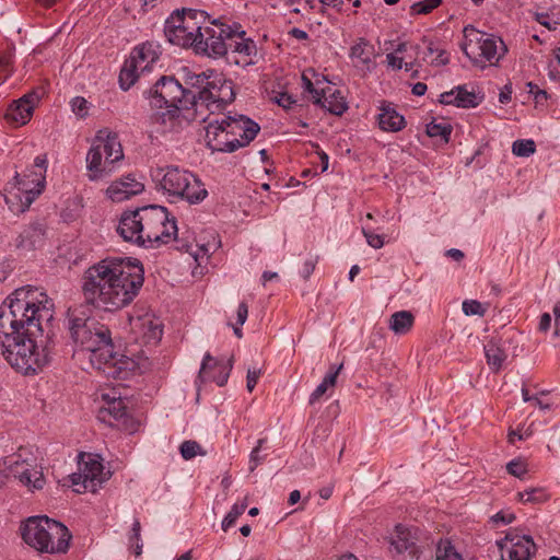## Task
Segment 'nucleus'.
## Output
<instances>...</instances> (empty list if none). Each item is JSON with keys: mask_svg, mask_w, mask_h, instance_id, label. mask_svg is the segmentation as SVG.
I'll use <instances>...</instances> for the list:
<instances>
[{"mask_svg": "<svg viewBox=\"0 0 560 560\" xmlns=\"http://www.w3.org/2000/svg\"><path fill=\"white\" fill-rule=\"evenodd\" d=\"M235 25H228L219 21L205 22L195 46L196 52L206 54L209 57H222L228 54L230 37Z\"/></svg>", "mask_w": 560, "mask_h": 560, "instance_id": "nucleus-15", "label": "nucleus"}, {"mask_svg": "<svg viewBox=\"0 0 560 560\" xmlns=\"http://www.w3.org/2000/svg\"><path fill=\"white\" fill-rule=\"evenodd\" d=\"M342 366L343 365L341 363L336 369L331 368L330 371L325 375V377L323 378L322 382H324L329 388H334L336 385V382H337L338 374L341 371Z\"/></svg>", "mask_w": 560, "mask_h": 560, "instance_id": "nucleus-53", "label": "nucleus"}, {"mask_svg": "<svg viewBox=\"0 0 560 560\" xmlns=\"http://www.w3.org/2000/svg\"><path fill=\"white\" fill-rule=\"evenodd\" d=\"M12 71V57L10 54L0 55V83L4 82Z\"/></svg>", "mask_w": 560, "mask_h": 560, "instance_id": "nucleus-50", "label": "nucleus"}, {"mask_svg": "<svg viewBox=\"0 0 560 560\" xmlns=\"http://www.w3.org/2000/svg\"><path fill=\"white\" fill-rule=\"evenodd\" d=\"M259 376H260L259 369H248L247 376H246V387H247L248 392L254 390Z\"/></svg>", "mask_w": 560, "mask_h": 560, "instance_id": "nucleus-52", "label": "nucleus"}, {"mask_svg": "<svg viewBox=\"0 0 560 560\" xmlns=\"http://www.w3.org/2000/svg\"><path fill=\"white\" fill-rule=\"evenodd\" d=\"M37 96L27 94L14 102L5 113V119L15 126H23L30 121Z\"/></svg>", "mask_w": 560, "mask_h": 560, "instance_id": "nucleus-27", "label": "nucleus"}, {"mask_svg": "<svg viewBox=\"0 0 560 560\" xmlns=\"http://www.w3.org/2000/svg\"><path fill=\"white\" fill-rule=\"evenodd\" d=\"M442 4V0H421L410 5V15H427Z\"/></svg>", "mask_w": 560, "mask_h": 560, "instance_id": "nucleus-43", "label": "nucleus"}, {"mask_svg": "<svg viewBox=\"0 0 560 560\" xmlns=\"http://www.w3.org/2000/svg\"><path fill=\"white\" fill-rule=\"evenodd\" d=\"M207 13L200 10H175L165 21L164 34L172 45L195 49Z\"/></svg>", "mask_w": 560, "mask_h": 560, "instance_id": "nucleus-10", "label": "nucleus"}, {"mask_svg": "<svg viewBox=\"0 0 560 560\" xmlns=\"http://www.w3.org/2000/svg\"><path fill=\"white\" fill-rule=\"evenodd\" d=\"M72 112L80 118H84L89 114V102L81 96H75L70 102Z\"/></svg>", "mask_w": 560, "mask_h": 560, "instance_id": "nucleus-48", "label": "nucleus"}, {"mask_svg": "<svg viewBox=\"0 0 560 560\" xmlns=\"http://www.w3.org/2000/svg\"><path fill=\"white\" fill-rule=\"evenodd\" d=\"M550 326H551V316L548 313H544L540 316L538 329L541 332H547L550 329Z\"/></svg>", "mask_w": 560, "mask_h": 560, "instance_id": "nucleus-59", "label": "nucleus"}, {"mask_svg": "<svg viewBox=\"0 0 560 560\" xmlns=\"http://www.w3.org/2000/svg\"><path fill=\"white\" fill-rule=\"evenodd\" d=\"M317 260L315 258H308L304 261L301 269V275L304 279H308L315 270Z\"/></svg>", "mask_w": 560, "mask_h": 560, "instance_id": "nucleus-56", "label": "nucleus"}, {"mask_svg": "<svg viewBox=\"0 0 560 560\" xmlns=\"http://www.w3.org/2000/svg\"><path fill=\"white\" fill-rule=\"evenodd\" d=\"M247 508V500L244 499L241 503H235L230 512L225 515L222 521V529L226 532L230 527H232L236 520L244 513Z\"/></svg>", "mask_w": 560, "mask_h": 560, "instance_id": "nucleus-42", "label": "nucleus"}, {"mask_svg": "<svg viewBox=\"0 0 560 560\" xmlns=\"http://www.w3.org/2000/svg\"><path fill=\"white\" fill-rule=\"evenodd\" d=\"M159 186L170 198L185 200L190 205L203 201L208 191L201 180L191 172L178 166L160 170Z\"/></svg>", "mask_w": 560, "mask_h": 560, "instance_id": "nucleus-9", "label": "nucleus"}, {"mask_svg": "<svg viewBox=\"0 0 560 560\" xmlns=\"http://www.w3.org/2000/svg\"><path fill=\"white\" fill-rule=\"evenodd\" d=\"M248 316V306L245 302L240 303L237 307V325L243 326Z\"/></svg>", "mask_w": 560, "mask_h": 560, "instance_id": "nucleus-58", "label": "nucleus"}, {"mask_svg": "<svg viewBox=\"0 0 560 560\" xmlns=\"http://www.w3.org/2000/svg\"><path fill=\"white\" fill-rule=\"evenodd\" d=\"M19 530L23 541L42 553H66L72 539L66 525L46 515L27 517Z\"/></svg>", "mask_w": 560, "mask_h": 560, "instance_id": "nucleus-5", "label": "nucleus"}, {"mask_svg": "<svg viewBox=\"0 0 560 560\" xmlns=\"http://www.w3.org/2000/svg\"><path fill=\"white\" fill-rule=\"evenodd\" d=\"M143 267L137 260L120 257L104 258L86 268L81 291L86 304L115 312L129 305L143 285Z\"/></svg>", "mask_w": 560, "mask_h": 560, "instance_id": "nucleus-2", "label": "nucleus"}, {"mask_svg": "<svg viewBox=\"0 0 560 560\" xmlns=\"http://www.w3.org/2000/svg\"><path fill=\"white\" fill-rule=\"evenodd\" d=\"M362 233L371 247L380 249L384 246V237L382 235L374 233L373 231L365 226L362 228Z\"/></svg>", "mask_w": 560, "mask_h": 560, "instance_id": "nucleus-49", "label": "nucleus"}, {"mask_svg": "<svg viewBox=\"0 0 560 560\" xmlns=\"http://www.w3.org/2000/svg\"><path fill=\"white\" fill-rule=\"evenodd\" d=\"M205 141L213 152L232 153L241 149L236 137L230 133V128L223 118L214 119L206 126Z\"/></svg>", "mask_w": 560, "mask_h": 560, "instance_id": "nucleus-20", "label": "nucleus"}, {"mask_svg": "<svg viewBox=\"0 0 560 560\" xmlns=\"http://www.w3.org/2000/svg\"><path fill=\"white\" fill-rule=\"evenodd\" d=\"M416 544V535L411 528L404 525H397L390 537V546L397 552L401 553Z\"/></svg>", "mask_w": 560, "mask_h": 560, "instance_id": "nucleus-32", "label": "nucleus"}, {"mask_svg": "<svg viewBox=\"0 0 560 560\" xmlns=\"http://www.w3.org/2000/svg\"><path fill=\"white\" fill-rule=\"evenodd\" d=\"M429 56L432 57L429 62L434 67L445 66L450 61L446 50L434 46L433 43L429 44L424 59Z\"/></svg>", "mask_w": 560, "mask_h": 560, "instance_id": "nucleus-44", "label": "nucleus"}, {"mask_svg": "<svg viewBox=\"0 0 560 560\" xmlns=\"http://www.w3.org/2000/svg\"><path fill=\"white\" fill-rule=\"evenodd\" d=\"M180 455L184 459L189 460L196 456H205L207 452L201 447L197 441L187 440L179 446Z\"/></svg>", "mask_w": 560, "mask_h": 560, "instance_id": "nucleus-41", "label": "nucleus"}, {"mask_svg": "<svg viewBox=\"0 0 560 560\" xmlns=\"http://www.w3.org/2000/svg\"><path fill=\"white\" fill-rule=\"evenodd\" d=\"M492 520L495 523L501 522L503 524H511L515 520V514L509 511H500L492 517Z\"/></svg>", "mask_w": 560, "mask_h": 560, "instance_id": "nucleus-54", "label": "nucleus"}, {"mask_svg": "<svg viewBox=\"0 0 560 560\" xmlns=\"http://www.w3.org/2000/svg\"><path fill=\"white\" fill-rule=\"evenodd\" d=\"M113 398H115V399L121 398L120 395L115 389L103 390L100 394V399H101L102 405L112 404Z\"/></svg>", "mask_w": 560, "mask_h": 560, "instance_id": "nucleus-57", "label": "nucleus"}, {"mask_svg": "<svg viewBox=\"0 0 560 560\" xmlns=\"http://www.w3.org/2000/svg\"><path fill=\"white\" fill-rule=\"evenodd\" d=\"M143 188V185L133 176L127 175L112 182L105 194L112 201L121 202L142 192Z\"/></svg>", "mask_w": 560, "mask_h": 560, "instance_id": "nucleus-25", "label": "nucleus"}, {"mask_svg": "<svg viewBox=\"0 0 560 560\" xmlns=\"http://www.w3.org/2000/svg\"><path fill=\"white\" fill-rule=\"evenodd\" d=\"M417 48V46L400 43L393 52L386 55L387 66L393 70H400L404 68L406 71H412L416 67V58L407 52L409 49L416 50Z\"/></svg>", "mask_w": 560, "mask_h": 560, "instance_id": "nucleus-29", "label": "nucleus"}, {"mask_svg": "<svg viewBox=\"0 0 560 560\" xmlns=\"http://www.w3.org/2000/svg\"><path fill=\"white\" fill-rule=\"evenodd\" d=\"M122 159L124 150L117 133L98 130L85 156L89 180L98 182L110 176Z\"/></svg>", "mask_w": 560, "mask_h": 560, "instance_id": "nucleus-6", "label": "nucleus"}, {"mask_svg": "<svg viewBox=\"0 0 560 560\" xmlns=\"http://www.w3.org/2000/svg\"><path fill=\"white\" fill-rule=\"evenodd\" d=\"M485 355L489 368L493 372L500 371L506 360L505 351L493 340H490L485 345Z\"/></svg>", "mask_w": 560, "mask_h": 560, "instance_id": "nucleus-35", "label": "nucleus"}, {"mask_svg": "<svg viewBox=\"0 0 560 560\" xmlns=\"http://www.w3.org/2000/svg\"><path fill=\"white\" fill-rule=\"evenodd\" d=\"M329 389V387L324 383L322 382L315 389L314 392L311 394L310 396V404L313 405L315 404L316 401H318L324 395L325 393Z\"/></svg>", "mask_w": 560, "mask_h": 560, "instance_id": "nucleus-55", "label": "nucleus"}, {"mask_svg": "<svg viewBox=\"0 0 560 560\" xmlns=\"http://www.w3.org/2000/svg\"><path fill=\"white\" fill-rule=\"evenodd\" d=\"M378 54L375 46L365 37L355 38L348 50L351 67L362 78L371 74L377 67Z\"/></svg>", "mask_w": 560, "mask_h": 560, "instance_id": "nucleus-18", "label": "nucleus"}, {"mask_svg": "<svg viewBox=\"0 0 560 560\" xmlns=\"http://www.w3.org/2000/svg\"><path fill=\"white\" fill-rule=\"evenodd\" d=\"M141 208H138L132 211H125L120 215L117 233L124 238L126 242H130L138 246H143L142 238V225H141Z\"/></svg>", "mask_w": 560, "mask_h": 560, "instance_id": "nucleus-23", "label": "nucleus"}, {"mask_svg": "<svg viewBox=\"0 0 560 560\" xmlns=\"http://www.w3.org/2000/svg\"><path fill=\"white\" fill-rule=\"evenodd\" d=\"M525 436L520 432V430H510L508 433L509 443L513 444L516 440L522 441Z\"/></svg>", "mask_w": 560, "mask_h": 560, "instance_id": "nucleus-63", "label": "nucleus"}, {"mask_svg": "<svg viewBox=\"0 0 560 560\" xmlns=\"http://www.w3.org/2000/svg\"><path fill=\"white\" fill-rule=\"evenodd\" d=\"M67 328L74 347V354H86L91 366L106 376L121 378L137 364L140 372L152 369L148 357L138 355V361L115 351L110 329L95 318L83 313L68 312Z\"/></svg>", "mask_w": 560, "mask_h": 560, "instance_id": "nucleus-3", "label": "nucleus"}, {"mask_svg": "<svg viewBox=\"0 0 560 560\" xmlns=\"http://www.w3.org/2000/svg\"><path fill=\"white\" fill-rule=\"evenodd\" d=\"M460 48L470 62L480 69L498 66L508 47L499 36L467 25L463 30Z\"/></svg>", "mask_w": 560, "mask_h": 560, "instance_id": "nucleus-8", "label": "nucleus"}, {"mask_svg": "<svg viewBox=\"0 0 560 560\" xmlns=\"http://www.w3.org/2000/svg\"><path fill=\"white\" fill-rule=\"evenodd\" d=\"M142 244L144 247H159L176 241L177 225L167 209L162 206L141 208Z\"/></svg>", "mask_w": 560, "mask_h": 560, "instance_id": "nucleus-11", "label": "nucleus"}, {"mask_svg": "<svg viewBox=\"0 0 560 560\" xmlns=\"http://www.w3.org/2000/svg\"><path fill=\"white\" fill-rule=\"evenodd\" d=\"M446 256L456 261H460L464 258V253L460 249L452 248L446 252Z\"/></svg>", "mask_w": 560, "mask_h": 560, "instance_id": "nucleus-64", "label": "nucleus"}, {"mask_svg": "<svg viewBox=\"0 0 560 560\" xmlns=\"http://www.w3.org/2000/svg\"><path fill=\"white\" fill-rule=\"evenodd\" d=\"M326 82L324 77L319 78L312 69L305 70L302 73V86L304 91L312 94L313 101H315V96L319 95L320 88H323Z\"/></svg>", "mask_w": 560, "mask_h": 560, "instance_id": "nucleus-36", "label": "nucleus"}, {"mask_svg": "<svg viewBox=\"0 0 560 560\" xmlns=\"http://www.w3.org/2000/svg\"><path fill=\"white\" fill-rule=\"evenodd\" d=\"M54 314L52 299L33 285L14 290L1 304L0 350L18 372L34 374L50 361Z\"/></svg>", "mask_w": 560, "mask_h": 560, "instance_id": "nucleus-1", "label": "nucleus"}, {"mask_svg": "<svg viewBox=\"0 0 560 560\" xmlns=\"http://www.w3.org/2000/svg\"><path fill=\"white\" fill-rule=\"evenodd\" d=\"M71 482L75 492H96L97 489L109 478V471L97 455L86 454L81 456L79 470L71 475Z\"/></svg>", "mask_w": 560, "mask_h": 560, "instance_id": "nucleus-16", "label": "nucleus"}, {"mask_svg": "<svg viewBox=\"0 0 560 560\" xmlns=\"http://www.w3.org/2000/svg\"><path fill=\"white\" fill-rule=\"evenodd\" d=\"M527 86L529 88V93L530 94H534L535 96V100L537 102L541 101V100H546L547 98V93L546 91H542V90H539L537 85L533 84V83H528Z\"/></svg>", "mask_w": 560, "mask_h": 560, "instance_id": "nucleus-60", "label": "nucleus"}, {"mask_svg": "<svg viewBox=\"0 0 560 560\" xmlns=\"http://www.w3.org/2000/svg\"><path fill=\"white\" fill-rule=\"evenodd\" d=\"M378 112L376 120L381 130L398 132L406 127L405 117L396 110L392 103L382 102L378 106Z\"/></svg>", "mask_w": 560, "mask_h": 560, "instance_id": "nucleus-28", "label": "nucleus"}, {"mask_svg": "<svg viewBox=\"0 0 560 560\" xmlns=\"http://www.w3.org/2000/svg\"><path fill=\"white\" fill-rule=\"evenodd\" d=\"M126 416L127 407L122 398H113L112 404L102 405L98 411V419L109 425H116V423L121 421Z\"/></svg>", "mask_w": 560, "mask_h": 560, "instance_id": "nucleus-31", "label": "nucleus"}, {"mask_svg": "<svg viewBox=\"0 0 560 560\" xmlns=\"http://www.w3.org/2000/svg\"><path fill=\"white\" fill-rule=\"evenodd\" d=\"M230 133L236 137L241 148L247 147L258 135L260 126L245 115L224 116Z\"/></svg>", "mask_w": 560, "mask_h": 560, "instance_id": "nucleus-22", "label": "nucleus"}, {"mask_svg": "<svg viewBox=\"0 0 560 560\" xmlns=\"http://www.w3.org/2000/svg\"><path fill=\"white\" fill-rule=\"evenodd\" d=\"M436 560H467L447 539L440 540L436 547Z\"/></svg>", "mask_w": 560, "mask_h": 560, "instance_id": "nucleus-38", "label": "nucleus"}, {"mask_svg": "<svg viewBox=\"0 0 560 560\" xmlns=\"http://www.w3.org/2000/svg\"><path fill=\"white\" fill-rule=\"evenodd\" d=\"M314 103L335 115H341L348 108L342 93L329 82H326L325 85L320 88L319 95L315 96Z\"/></svg>", "mask_w": 560, "mask_h": 560, "instance_id": "nucleus-26", "label": "nucleus"}, {"mask_svg": "<svg viewBox=\"0 0 560 560\" xmlns=\"http://www.w3.org/2000/svg\"><path fill=\"white\" fill-rule=\"evenodd\" d=\"M440 101L442 104L463 108L476 107L479 104L478 97L474 92H469L460 86L441 94Z\"/></svg>", "mask_w": 560, "mask_h": 560, "instance_id": "nucleus-30", "label": "nucleus"}, {"mask_svg": "<svg viewBox=\"0 0 560 560\" xmlns=\"http://www.w3.org/2000/svg\"><path fill=\"white\" fill-rule=\"evenodd\" d=\"M502 560H530L536 545L529 535L511 530L499 544Z\"/></svg>", "mask_w": 560, "mask_h": 560, "instance_id": "nucleus-21", "label": "nucleus"}, {"mask_svg": "<svg viewBox=\"0 0 560 560\" xmlns=\"http://www.w3.org/2000/svg\"><path fill=\"white\" fill-rule=\"evenodd\" d=\"M231 370V362L218 361L207 353L202 360L199 377L205 382H214L217 385L223 386L228 382Z\"/></svg>", "mask_w": 560, "mask_h": 560, "instance_id": "nucleus-24", "label": "nucleus"}, {"mask_svg": "<svg viewBox=\"0 0 560 560\" xmlns=\"http://www.w3.org/2000/svg\"><path fill=\"white\" fill-rule=\"evenodd\" d=\"M45 230L40 225H31L20 235L19 246L25 249H34L43 245Z\"/></svg>", "mask_w": 560, "mask_h": 560, "instance_id": "nucleus-34", "label": "nucleus"}, {"mask_svg": "<svg viewBox=\"0 0 560 560\" xmlns=\"http://www.w3.org/2000/svg\"><path fill=\"white\" fill-rule=\"evenodd\" d=\"M506 470L514 477L523 478L527 474L528 468L525 460L516 458L508 463Z\"/></svg>", "mask_w": 560, "mask_h": 560, "instance_id": "nucleus-46", "label": "nucleus"}, {"mask_svg": "<svg viewBox=\"0 0 560 560\" xmlns=\"http://www.w3.org/2000/svg\"><path fill=\"white\" fill-rule=\"evenodd\" d=\"M130 337L135 343L155 347L163 336V323L154 313L136 308L129 315Z\"/></svg>", "mask_w": 560, "mask_h": 560, "instance_id": "nucleus-14", "label": "nucleus"}, {"mask_svg": "<svg viewBox=\"0 0 560 560\" xmlns=\"http://www.w3.org/2000/svg\"><path fill=\"white\" fill-rule=\"evenodd\" d=\"M7 465L14 477L27 489L34 491L44 488L46 480L43 468L33 455L24 456L22 453L12 455Z\"/></svg>", "mask_w": 560, "mask_h": 560, "instance_id": "nucleus-17", "label": "nucleus"}, {"mask_svg": "<svg viewBox=\"0 0 560 560\" xmlns=\"http://www.w3.org/2000/svg\"><path fill=\"white\" fill-rule=\"evenodd\" d=\"M191 92L183 89L180 83L172 77H161L155 84L149 90L148 98L155 107L173 108L168 113L176 118L183 117L190 113Z\"/></svg>", "mask_w": 560, "mask_h": 560, "instance_id": "nucleus-12", "label": "nucleus"}, {"mask_svg": "<svg viewBox=\"0 0 560 560\" xmlns=\"http://www.w3.org/2000/svg\"><path fill=\"white\" fill-rule=\"evenodd\" d=\"M463 312L467 316H472V315L483 316L486 313V308L477 300H465L463 302Z\"/></svg>", "mask_w": 560, "mask_h": 560, "instance_id": "nucleus-47", "label": "nucleus"}, {"mask_svg": "<svg viewBox=\"0 0 560 560\" xmlns=\"http://www.w3.org/2000/svg\"><path fill=\"white\" fill-rule=\"evenodd\" d=\"M536 151L535 141L532 139H520L513 142L512 152L516 156L527 158Z\"/></svg>", "mask_w": 560, "mask_h": 560, "instance_id": "nucleus-45", "label": "nucleus"}, {"mask_svg": "<svg viewBox=\"0 0 560 560\" xmlns=\"http://www.w3.org/2000/svg\"><path fill=\"white\" fill-rule=\"evenodd\" d=\"M140 530L141 525L138 520H136L132 524V535L130 536V542L133 544V541H140Z\"/></svg>", "mask_w": 560, "mask_h": 560, "instance_id": "nucleus-62", "label": "nucleus"}, {"mask_svg": "<svg viewBox=\"0 0 560 560\" xmlns=\"http://www.w3.org/2000/svg\"><path fill=\"white\" fill-rule=\"evenodd\" d=\"M214 247V245L211 244H202V245H196V249H194V246L190 245H183L180 248L185 249L187 253H189L195 261L200 266L202 262L207 261L210 257L211 249Z\"/></svg>", "mask_w": 560, "mask_h": 560, "instance_id": "nucleus-39", "label": "nucleus"}, {"mask_svg": "<svg viewBox=\"0 0 560 560\" xmlns=\"http://www.w3.org/2000/svg\"><path fill=\"white\" fill-rule=\"evenodd\" d=\"M427 135L431 138H441L445 142H448L452 133V127L447 122H435L431 121L427 125Z\"/></svg>", "mask_w": 560, "mask_h": 560, "instance_id": "nucleus-40", "label": "nucleus"}, {"mask_svg": "<svg viewBox=\"0 0 560 560\" xmlns=\"http://www.w3.org/2000/svg\"><path fill=\"white\" fill-rule=\"evenodd\" d=\"M246 33L235 25L228 46V60L231 63L246 68L256 63L257 46L255 42L245 36Z\"/></svg>", "mask_w": 560, "mask_h": 560, "instance_id": "nucleus-19", "label": "nucleus"}, {"mask_svg": "<svg viewBox=\"0 0 560 560\" xmlns=\"http://www.w3.org/2000/svg\"><path fill=\"white\" fill-rule=\"evenodd\" d=\"M265 443L264 439L258 440L257 446L252 451L250 457H249V469L253 471L255 470L264 460V457L259 455L260 448L262 444Z\"/></svg>", "mask_w": 560, "mask_h": 560, "instance_id": "nucleus-51", "label": "nucleus"}, {"mask_svg": "<svg viewBox=\"0 0 560 560\" xmlns=\"http://www.w3.org/2000/svg\"><path fill=\"white\" fill-rule=\"evenodd\" d=\"M160 55V45L153 42H145L135 47L120 70V88L125 91L129 90L137 80L152 70Z\"/></svg>", "mask_w": 560, "mask_h": 560, "instance_id": "nucleus-13", "label": "nucleus"}, {"mask_svg": "<svg viewBox=\"0 0 560 560\" xmlns=\"http://www.w3.org/2000/svg\"><path fill=\"white\" fill-rule=\"evenodd\" d=\"M47 159L38 155L31 168L22 175L15 174L8 194L5 203L13 213H23L34 200L43 192L46 185Z\"/></svg>", "mask_w": 560, "mask_h": 560, "instance_id": "nucleus-7", "label": "nucleus"}, {"mask_svg": "<svg viewBox=\"0 0 560 560\" xmlns=\"http://www.w3.org/2000/svg\"><path fill=\"white\" fill-rule=\"evenodd\" d=\"M516 499L524 504H542L550 499V494L545 488L537 487L517 492Z\"/></svg>", "mask_w": 560, "mask_h": 560, "instance_id": "nucleus-37", "label": "nucleus"}, {"mask_svg": "<svg viewBox=\"0 0 560 560\" xmlns=\"http://www.w3.org/2000/svg\"><path fill=\"white\" fill-rule=\"evenodd\" d=\"M186 83L197 88V94L190 96V113L185 115V120L200 118L206 120V112L214 114L221 112L235 98L233 82L215 70H207L187 78Z\"/></svg>", "mask_w": 560, "mask_h": 560, "instance_id": "nucleus-4", "label": "nucleus"}, {"mask_svg": "<svg viewBox=\"0 0 560 560\" xmlns=\"http://www.w3.org/2000/svg\"><path fill=\"white\" fill-rule=\"evenodd\" d=\"M552 311L555 315V335L560 336V301L555 304Z\"/></svg>", "mask_w": 560, "mask_h": 560, "instance_id": "nucleus-61", "label": "nucleus"}, {"mask_svg": "<svg viewBox=\"0 0 560 560\" xmlns=\"http://www.w3.org/2000/svg\"><path fill=\"white\" fill-rule=\"evenodd\" d=\"M415 316L409 311L395 312L388 322L389 329L396 335H406L413 326Z\"/></svg>", "mask_w": 560, "mask_h": 560, "instance_id": "nucleus-33", "label": "nucleus"}]
</instances>
